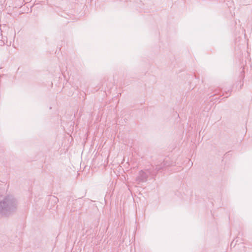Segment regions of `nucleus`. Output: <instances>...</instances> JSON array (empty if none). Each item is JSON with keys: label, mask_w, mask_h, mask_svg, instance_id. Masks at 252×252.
<instances>
[{"label": "nucleus", "mask_w": 252, "mask_h": 252, "mask_svg": "<svg viewBox=\"0 0 252 252\" xmlns=\"http://www.w3.org/2000/svg\"><path fill=\"white\" fill-rule=\"evenodd\" d=\"M17 205V201L13 196H5L0 200V214L9 216L16 211Z\"/></svg>", "instance_id": "obj_1"}, {"label": "nucleus", "mask_w": 252, "mask_h": 252, "mask_svg": "<svg viewBox=\"0 0 252 252\" xmlns=\"http://www.w3.org/2000/svg\"><path fill=\"white\" fill-rule=\"evenodd\" d=\"M53 197L55 199H56V200L57 199V198H56L55 196H53Z\"/></svg>", "instance_id": "obj_2"}]
</instances>
